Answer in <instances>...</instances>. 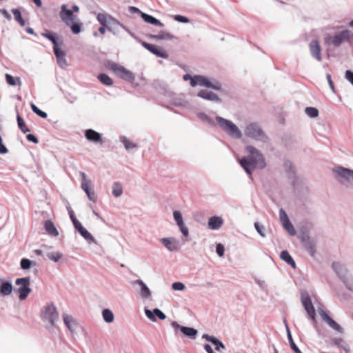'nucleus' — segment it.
<instances>
[{"instance_id": "1", "label": "nucleus", "mask_w": 353, "mask_h": 353, "mask_svg": "<svg viewBox=\"0 0 353 353\" xmlns=\"http://www.w3.org/2000/svg\"><path fill=\"white\" fill-rule=\"evenodd\" d=\"M246 151L250 156L243 157L239 160L241 166L252 178V172L256 168L263 170L266 167V161L263 154L255 147L247 145Z\"/></svg>"}, {"instance_id": "2", "label": "nucleus", "mask_w": 353, "mask_h": 353, "mask_svg": "<svg viewBox=\"0 0 353 353\" xmlns=\"http://www.w3.org/2000/svg\"><path fill=\"white\" fill-rule=\"evenodd\" d=\"M104 65L106 68L110 70L117 76L125 81L132 82L135 79L134 74L131 71L117 63L108 60L105 61Z\"/></svg>"}, {"instance_id": "3", "label": "nucleus", "mask_w": 353, "mask_h": 353, "mask_svg": "<svg viewBox=\"0 0 353 353\" xmlns=\"http://www.w3.org/2000/svg\"><path fill=\"white\" fill-rule=\"evenodd\" d=\"M216 121L219 127L230 137L234 139H241L242 137V132L232 121L224 119L220 116L216 117Z\"/></svg>"}, {"instance_id": "4", "label": "nucleus", "mask_w": 353, "mask_h": 353, "mask_svg": "<svg viewBox=\"0 0 353 353\" xmlns=\"http://www.w3.org/2000/svg\"><path fill=\"white\" fill-rule=\"evenodd\" d=\"M246 137L262 143H266L268 140L261 125L258 123H250L246 125L244 130Z\"/></svg>"}, {"instance_id": "5", "label": "nucleus", "mask_w": 353, "mask_h": 353, "mask_svg": "<svg viewBox=\"0 0 353 353\" xmlns=\"http://www.w3.org/2000/svg\"><path fill=\"white\" fill-rule=\"evenodd\" d=\"M39 316L44 327L49 331L57 327L60 317L57 310H41Z\"/></svg>"}, {"instance_id": "6", "label": "nucleus", "mask_w": 353, "mask_h": 353, "mask_svg": "<svg viewBox=\"0 0 353 353\" xmlns=\"http://www.w3.org/2000/svg\"><path fill=\"white\" fill-rule=\"evenodd\" d=\"M170 325L174 330L176 336H179L181 334L191 340H194L198 335L199 332L194 327L181 325L174 321H172Z\"/></svg>"}, {"instance_id": "7", "label": "nucleus", "mask_w": 353, "mask_h": 353, "mask_svg": "<svg viewBox=\"0 0 353 353\" xmlns=\"http://www.w3.org/2000/svg\"><path fill=\"white\" fill-rule=\"evenodd\" d=\"M338 181L340 183L348 187L353 183V170L342 166H339L334 170Z\"/></svg>"}, {"instance_id": "8", "label": "nucleus", "mask_w": 353, "mask_h": 353, "mask_svg": "<svg viewBox=\"0 0 353 353\" xmlns=\"http://www.w3.org/2000/svg\"><path fill=\"white\" fill-rule=\"evenodd\" d=\"M30 278L29 276L18 278L15 281V284L19 285L17 289L19 299L21 301L25 300L31 292L30 288Z\"/></svg>"}, {"instance_id": "9", "label": "nucleus", "mask_w": 353, "mask_h": 353, "mask_svg": "<svg viewBox=\"0 0 353 353\" xmlns=\"http://www.w3.org/2000/svg\"><path fill=\"white\" fill-rule=\"evenodd\" d=\"M63 321L65 326L72 335L77 334L79 331L82 330V326L78 319L72 315L64 313L63 314Z\"/></svg>"}, {"instance_id": "10", "label": "nucleus", "mask_w": 353, "mask_h": 353, "mask_svg": "<svg viewBox=\"0 0 353 353\" xmlns=\"http://www.w3.org/2000/svg\"><path fill=\"white\" fill-rule=\"evenodd\" d=\"M59 17L66 26H70L72 21L78 19L77 17L72 13V10L67 8V6L65 4H63L61 6Z\"/></svg>"}, {"instance_id": "11", "label": "nucleus", "mask_w": 353, "mask_h": 353, "mask_svg": "<svg viewBox=\"0 0 353 353\" xmlns=\"http://www.w3.org/2000/svg\"><path fill=\"white\" fill-rule=\"evenodd\" d=\"M349 38L350 31L345 30L336 33L332 38H326L325 41L326 43H329V40H331V43L334 47H339L345 41L348 40Z\"/></svg>"}, {"instance_id": "12", "label": "nucleus", "mask_w": 353, "mask_h": 353, "mask_svg": "<svg viewBox=\"0 0 353 353\" xmlns=\"http://www.w3.org/2000/svg\"><path fill=\"white\" fill-rule=\"evenodd\" d=\"M301 241L304 248L307 250L311 256L314 257L316 251V241L311 238L309 235H303L301 237Z\"/></svg>"}, {"instance_id": "13", "label": "nucleus", "mask_w": 353, "mask_h": 353, "mask_svg": "<svg viewBox=\"0 0 353 353\" xmlns=\"http://www.w3.org/2000/svg\"><path fill=\"white\" fill-rule=\"evenodd\" d=\"M141 45L148 51H150L151 53H152L158 57L164 59L168 58V54L167 53V52L157 46L150 44L145 41H141Z\"/></svg>"}, {"instance_id": "14", "label": "nucleus", "mask_w": 353, "mask_h": 353, "mask_svg": "<svg viewBox=\"0 0 353 353\" xmlns=\"http://www.w3.org/2000/svg\"><path fill=\"white\" fill-rule=\"evenodd\" d=\"M108 30L114 35H118L120 32V28L127 30V27L121 23L117 19L108 15Z\"/></svg>"}, {"instance_id": "15", "label": "nucleus", "mask_w": 353, "mask_h": 353, "mask_svg": "<svg viewBox=\"0 0 353 353\" xmlns=\"http://www.w3.org/2000/svg\"><path fill=\"white\" fill-rule=\"evenodd\" d=\"M196 96L201 99H205V100H208L210 101H212V102L218 103V104H220L222 103V100L218 96V94L213 92L212 91H210L208 90H201L196 94Z\"/></svg>"}, {"instance_id": "16", "label": "nucleus", "mask_w": 353, "mask_h": 353, "mask_svg": "<svg viewBox=\"0 0 353 353\" xmlns=\"http://www.w3.org/2000/svg\"><path fill=\"white\" fill-rule=\"evenodd\" d=\"M322 319L334 330L339 333L343 332V328L336 323L327 312L326 310H318Z\"/></svg>"}, {"instance_id": "17", "label": "nucleus", "mask_w": 353, "mask_h": 353, "mask_svg": "<svg viewBox=\"0 0 353 353\" xmlns=\"http://www.w3.org/2000/svg\"><path fill=\"white\" fill-rule=\"evenodd\" d=\"M84 135L86 139L90 142L94 143H103L101 134L92 129L85 130Z\"/></svg>"}, {"instance_id": "18", "label": "nucleus", "mask_w": 353, "mask_h": 353, "mask_svg": "<svg viewBox=\"0 0 353 353\" xmlns=\"http://www.w3.org/2000/svg\"><path fill=\"white\" fill-rule=\"evenodd\" d=\"M160 242L170 252L178 251L180 249L179 241L172 238H161Z\"/></svg>"}, {"instance_id": "19", "label": "nucleus", "mask_w": 353, "mask_h": 353, "mask_svg": "<svg viewBox=\"0 0 353 353\" xmlns=\"http://www.w3.org/2000/svg\"><path fill=\"white\" fill-rule=\"evenodd\" d=\"M332 268L340 280L345 279L348 276L347 269L344 264L339 262H333Z\"/></svg>"}, {"instance_id": "20", "label": "nucleus", "mask_w": 353, "mask_h": 353, "mask_svg": "<svg viewBox=\"0 0 353 353\" xmlns=\"http://www.w3.org/2000/svg\"><path fill=\"white\" fill-rule=\"evenodd\" d=\"M310 51L313 58L316 59L319 61H322L321 57V48L319 43L317 40H312L309 45Z\"/></svg>"}, {"instance_id": "21", "label": "nucleus", "mask_w": 353, "mask_h": 353, "mask_svg": "<svg viewBox=\"0 0 353 353\" xmlns=\"http://www.w3.org/2000/svg\"><path fill=\"white\" fill-rule=\"evenodd\" d=\"M202 339H205L208 342L211 343L214 346L215 350L217 351H221V350L225 349V346L223 342L214 336L203 334L202 335Z\"/></svg>"}, {"instance_id": "22", "label": "nucleus", "mask_w": 353, "mask_h": 353, "mask_svg": "<svg viewBox=\"0 0 353 353\" xmlns=\"http://www.w3.org/2000/svg\"><path fill=\"white\" fill-rule=\"evenodd\" d=\"M283 168L288 178L293 180L292 183L294 185L296 180V168L293 163L289 160H285L283 163Z\"/></svg>"}, {"instance_id": "23", "label": "nucleus", "mask_w": 353, "mask_h": 353, "mask_svg": "<svg viewBox=\"0 0 353 353\" xmlns=\"http://www.w3.org/2000/svg\"><path fill=\"white\" fill-rule=\"evenodd\" d=\"M54 54L57 58V63L61 68H65L68 65L65 59L66 54L61 48H53Z\"/></svg>"}, {"instance_id": "24", "label": "nucleus", "mask_w": 353, "mask_h": 353, "mask_svg": "<svg viewBox=\"0 0 353 353\" xmlns=\"http://www.w3.org/2000/svg\"><path fill=\"white\" fill-rule=\"evenodd\" d=\"M223 224V220L221 216H213L208 219V226L213 230H218Z\"/></svg>"}, {"instance_id": "25", "label": "nucleus", "mask_w": 353, "mask_h": 353, "mask_svg": "<svg viewBox=\"0 0 353 353\" xmlns=\"http://www.w3.org/2000/svg\"><path fill=\"white\" fill-rule=\"evenodd\" d=\"M209 79L202 75H194V79L190 82L192 87H196V85L205 86L207 88Z\"/></svg>"}, {"instance_id": "26", "label": "nucleus", "mask_w": 353, "mask_h": 353, "mask_svg": "<svg viewBox=\"0 0 353 353\" xmlns=\"http://www.w3.org/2000/svg\"><path fill=\"white\" fill-rule=\"evenodd\" d=\"M12 285L10 281L0 280V294L2 296L10 295L12 292Z\"/></svg>"}, {"instance_id": "27", "label": "nucleus", "mask_w": 353, "mask_h": 353, "mask_svg": "<svg viewBox=\"0 0 353 353\" xmlns=\"http://www.w3.org/2000/svg\"><path fill=\"white\" fill-rule=\"evenodd\" d=\"M301 299L304 309H314L311 298L306 291L301 292Z\"/></svg>"}, {"instance_id": "28", "label": "nucleus", "mask_w": 353, "mask_h": 353, "mask_svg": "<svg viewBox=\"0 0 353 353\" xmlns=\"http://www.w3.org/2000/svg\"><path fill=\"white\" fill-rule=\"evenodd\" d=\"M44 228L47 233L51 236H57L59 232L51 220H47L44 223Z\"/></svg>"}, {"instance_id": "29", "label": "nucleus", "mask_w": 353, "mask_h": 353, "mask_svg": "<svg viewBox=\"0 0 353 353\" xmlns=\"http://www.w3.org/2000/svg\"><path fill=\"white\" fill-rule=\"evenodd\" d=\"M141 18L143 20L150 24L159 26V27H163V24L157 19H156L154 17L146 14L145 12L141 13Z\"/></svg>"}, {"instance_id": "30", "label": "nucleus", "mask_w": 353, "mask_h": 353, "mask_svg": "<svg viewBox=\"0 0 353 353\" xmlns=\"http://www.w3.org/2000/svg\"><path fill=\"white\" fill-rule=\"evenodd\" d=\"M41 36L48 39L53 44V48H58L59 43L57 41V34L54 33L48 30H46L43 32L41 33Z\"/></svg>"}, {"instance_id": "31", "label": "nucleus", "mask_w": 353, "mask_h": 353, "mask_svg": "<svg viewBox=\"0 0 353 353\" xmlns=\"http://www.w3.org/2000/svg\"><path fill=\"white\" fill-rule=\"evenodd\" d=\"M281 259L287 264L290 265L292 268H296V263L288 250H283L280 254Z\"/></svg>"}, {"instance_id": "32", "label": "nucleus", "mask_w": 353, "mask_h": 353, "mask_svg": "<svg viewBox=\"0 0 353 353\" xmlns=\"http://www.w3.org/2000/svg\"><path fill=\"white\" fill-rule=\"evenodd\" d=\"M80 175L81 176V187L82 190L85 192V194H87V192H89L90 190H92L90 188L91 181L87 178V176L84 172H80Z\"/></svg>"}, {"instance_id": "33", "label": "nucleus", "mask_w": 353, "mask_h": 353, "mask_svg": "<svg viewBox=\"0 0 353 353\" xmlns=\"http://www.w3.org/2000/svg\"><path fill=\"white\" fill-rule=\"evenodd\" d=\"M80 175L81 176V187L82 190L85 192V194H87V192H89L90 190H92L90 188L91 181L87 178V176L84 172H80Z\"/></svg>"}, {"instance_id": "34", "label": "nucleus", "mask_w": 353, "mask_h": 353, "mask_svg": "<svg viewBox=\"0 0 353 353\" xmlns=\"http://www.w3.org/2000/svg\"><path fill=\"white\" fill-rule=\"evenodd\" d=\"M196 117L203 122L208 123L210 126H215L216 122L210 117L205 112H198L196 113Z\"/></svg>"}, {"instance_id": "35", "label": "nucleus", "mask_w": 353, "mask_h": 353, "mask_svg": "<svg viewBox=\"0 0 353 353\" xmlns=\"http://www.w3.org/2000/svg\"><path fill=\"white\" fill-rule=\"evenodd\" d=\"M137 284L141 286V295L143 298H148L151 295V292L148 287L145 284L142 280H137Z\"/></svg>"}, {"instance_id": "36", "label": "nucleus", "mask_w": 353, "mask_h": 353, "mask_svg": "<svg viewBox=\"0 0 353 353\" xmlns=\"http://www.w3.org/2000/svg\"><path fill=\"white\" fill-rule=\"evenodd\" d=\"M150 37L156 40H171L174 38L172 34L164 31H161L158 34L151 35Z\"/></svg>"}, {"instance_id": "37", "label": "nucleus", "mask_w": 353, "mask_h": 353, "mask_svg": "<svg viewBox=\"0 0 353 353\" xmlns=\"http://www.w3.org/2000/svg\"><path fill=\"white\" fill-rule=\"evenodd\" d=\"M120 141L123 144L125 148L128 151L137 148V145L136 143L132 142L125 136L120 137Z\"/></svg>"}, {"instance_id": "38", "label": "nucleus", "mask_w": 353, "mask_h": 353, "mask_svg": "<svg viewBox=\"0 0 353 353\" xmlns=\"http://www.w3.org/2000/svg\"><path fill=\"white\" fill-rule=\"evenodd\" d=\"M79 233L89 243H97L95 239L93 236L83 227Z\"/></svg>"}, {"instance_id": "39", "label": "nucleus", "mask_w": 353, "mask_h": 353, "mask_svg": "<svg viewBox=\"0 0 353 353\" xmlns=\"http://www.w3.org/2000/svg\"><path fill=\"white\" fill-rule=\"evenodd\" d=\"M98 80L103 85L110 86L113 84L112 79L106 74L101 73L97 76Z\"/></svg>"}, {"instance_id": "40", "label": "nucleus", "mask_w": 353, "mask_h": 353, "mask_svg": "<svg viewBox=\"0 0 353 353\" xmlns=\"http://www.w3.org/2000/svg\"><path fill=\"white\" fill-rule=\"evenodd\" d=\"M6 81L7 83L12 86H15L17 85H21V79L19 77H14L10 74H6L5 75Z\"/></svg>"}, {"instance_id": "41", "label": "nucleus", "mask_w": 353, "mask_h": 353, "mask_svg": "<svg viewBox=\"0 0 353 353\" xmlns=\"http://www.w3.org/2000/svg\"><path fill=\"white\" fill-rule=\"evenodd\" d=\"M17 121L18 127L23 133L26 134L30 131L29 128L27 127L23 119L19 115V114H17Z\"/></svg>"}, {"instance_id": "42", "label": "nucleus", "mask_w": 353, "mask_h": 353, "mask_svg": "<svg viewBox=\"0 0 353 353\" xmlns=\"http://www.w3.org/2000/svg\"><path fill=\"white\" fill-rule=\"evenodd\" d=\"M37 265L35 261H32L28 259L23 258L20 261V266L22 270H28L32 266H34Z\"/></svg>"}, {"instance_id": "43", "label": "nucleus", "mask_w": 353, "mask_h": 353, "mask_svg": "<svg viewBox=\"0 0 353 353\" xmlns=\"http://www.w3.org/2000/svg\"><path fill=\"white\" fill-rule=\"evenodd\" d=\"M112 194L115 197H119L123 194V188L119 182H114L112 185Z\"/></svg>"}, {"instance_id": "44", "label": "nucleus", "mask_w": 353, "mask_h": 353, "mask_svg": "<svg viewBox=\"0 0 353 353\" xmlns=\"http://www.w3.org/2000/svg\"><path fill=\"white\" fill-rule=\"evenodd\" d=\"M11 12L14 14V19L17 22H19V25L21 26H24L26 23H25L24 19H23L22 16H21V11L19 9H17V8H13V9L11 10Z\"/></svg>"}, {"instance_id": "45", "label": "nucleus", "mask_w": 353, "mask_h": 353, "mask_svg": "<svg viewBox=\"0 0 353 353\" xmlns=\"http://www.w3.org/2000/svg\"><path fill=\"white\" fill-rule=\"evenodd\" d=\"M102 316L104 321L108 323L113 322L114 319L112 310H102Z\"/></svg>"}, {"instance_id": "46", "label": "nucleus", "mask_w": 353, "mask_h": 353, "mask_svg": "<svg viewBox=\"0 0 353 353\" xmlns=\"http://www.w3.org/2000/svg\"><path fill=\"white\" fill-rule=\"evenodd\" d=\"M345 285V288L353 292V276L351 275L347 276L345 279L341 280Z\"/></svg>"}, {"instance_id": "47", "label": "nucleus", "mask_w": 353, "mask_h": 353, "mask_svg": "<svg viewBox=\"0 0 353 353\" xmlns=\"http://www.w3.org/2000/svg\"><path fill=\"white\" fill-rule=\"evenodd\" d=\"M81 23L72 21L69 26L70 27L71 31L73 34H78L81 32Z\"/></svg>"}, {"instance_id": "48", "label": "nucleus", "mask_w": 353, "mask_h": 353, "mask_svg": "<svg viewBox=\"0 0 353 353\" xmlns=\"http://www.w3.org/2000/svg\"><path fill=\"white\" fill-rule=\"evenodd\" d=\"M30 107H31V109L33 111V112L35 113L36 114H37L39 117H40L43 119L47 118V117H48L47 113L46 112L40 110L34 103H32L30 104Z\"/></svg>"}, {"instance_id": "49", "label": "nucleus", "mask_w": 353, "mask_h": 353, "mask_svg": "<svg viewBox=\"0 0 353 353\" xmlns=\"http://www.w3.org/2000/svg\"><path fill=\"white\" fill-rule=\"evenodd\" d=\"M62 256L63 254L60 252H51L47 254L48 258L54 262H58Z\"/></svg>"}, {"instance_id": "50", "label": "nucleus", "mask_w": 353, "mask_h": 353, "mask_svg": "<svg viewBox=\"0 0 353 353\" xmlns=\"http://www.w3.org/2000/svg\"><path fill=\"white\" fill-rule=\"evenodd\" d=\"M305 112L311 118H315L319 116V110L314 107H307Z\"/></svg>"}, {"instance_id": "51", "label": "nucleus", "mask_w": 353, "mask_h": 353, "mask_svg": "<svg viewBox=\"0 0 353 353\" xmlns=\"http://www.w3.org/2000/svg\"><path fill=\"white\" fill-rule=\"evenodd\" d=\"M97 19L101 26H106L108 24V16L103 13H98Z\"/></svg>"}, {"instance_id": "52", "label": "nucleus", "mask_w": 353, "mask_h": 353, "mask_svg": "<svg viewBox=\"0 0 353 353\" xmlns=\"http://www.w3.org/2000/svg\"><path fill=\"white\" fill-rule=\"evenodd\" d=\"M283 228L287 230V232L289 233L291 236H294L296 234V230L294 229L293 225L290 221L287 222L286 223H284L283 225Z\"/></svg>"}, {"instance_id": "53", "label": "nucleus", "mask_w": 353, "mask_h": 353, "mask_svg": "<svg viewBox=\"0 0 353 353\" xmlns=\"http://www.w3.org/2000/svg\"><path fill=\"white\" fill-rule=\"evenodd\" d=\"M336 294H337V296H338L339 301L343 303H347L351 298V296L349 294L343 293V292L341 293L339 291L336 292Z\"/></svg>"}, {"instance_id": "54", "label": "nucleus", "mask_w": 353, "mask_h": 353, "mask_svg": "<svg viewBox=\"0 0 353 353\" xmlns=\"http://www.w3.org/2000/svg\"><path fill=\"white\" fill-rule=\"evenodd\" d=\"M254 228H255L256 232L259 234V235L261 236H262L263 238L265 237V228L264 227V225L263 224H261L259 222H255Z\"/></svg>"}, {"instance_id": "55", "label": "nucleus", "mask_w": 353, "mask_h": 353, "mask_svg": "<svg viewBox=\"0 0 353 353\" xmlns=\"http://www.w3.org/2000/svg\"><path fill=\"white\" fill-rule=\"evenodd\" d=\"M290 346L291 349L294 352V353H302L300 349L298 347L296 344L294 343V339L292 335H290L288 338Z\"/></svg>"}, {"instance_id": "56", "label": "nucleus", "mask_w": 353, "mask_h": 353, "mask_svg": "<svg viewBox=\"0 0 353 353\" xmlns=\"http://www.w3.org/2000/svg\"><path fill=\"white\" fill-rule=\"evenodd\" d=\"M279 218H280V220L282 223V225H283L284 223H286L287 222L290 221V219L288 218V216L287 214V213L285 212V211L283 209V208H281L279 210Z\"/></svg>"}, {"instance_id": "57", "label": "nucleus", "mask_w": 353, "mask_h": 353, "mask_svg": "<svg viewBox=\"0 0 353 353\" xmlns=\"http://www.w3.org/2000/svg\"><path fill=\"white\" fill-rule=\"evenodd\" d=\"M207 88H212L215 90H221V88H222V85L220 82H219L216 80H215L214 82H213V83L209 80Z\"/></svg>"}, {"instance_id": "58", "label": "nucleus", "mask_w": 353, "mask_h": 353, "mask_svg": "<svg viewBox=\"0 0 353 353\" xmlns=\"http://www.w3.org/2000/svg\"><path fill=\"white\" fill-rule=\"evenodd\" d=\"M173 216H174V219L177 225H181L182 223H183L182 214L179 211H178V210L174 211Z\"/></svg>"}, {"instance_id": "59", "label": "nucleus", "mask_w": 353, "mask_h": 353, "mask_svg": "<svg viewBox=\"0 0 353 353\" xmlns=\"http://www.w3.org/2000/svg\"><path fill=\"white\" fill-rule=\"evenodd\" d=\"M145 316L152 322L156 321V315L154 312H161V310H144Z\"/></svg>"}, {"instance_id": "60", "label": "nucleus", "mask_w": 353, "mask_h": 353, "mask_svg": "<svg viewBox=\"0 0 353 353\" xmlns=\"http://www.w3.org/2000/svg\"><path fill=\"white\" fill-rule=\"evenodd\" d=\"M172 287V289L176 291H182L185 288V285L179 281L173 283Z\"/></svg>"}, {"instance_id": "61", "label": "nucleus", "mask_w": 353, "mask_h": 353, "mask_svg": "<svg viewBox=\"0 0 353 353\" xmlns=\"http://www.w3.org/2000/svg\"><path fill=\"white\" fill-rule=\"evenodd\" d=\"M216 252L219 256L222 257L224 255L225 252L224 245L221 243L216 244Z\"/></svg>"}, {"instance_id": "62", "label": "nucleus", "mask_w": 353, "mask_h": 353, "mask_svg": "<svg viewBox=\"0 0 353 353\" xmlns=\"http://www.w3.org/2000/svg\"><path fill=\"white\" fill-rule=\"evenodd\" d=\"M174 19L175 21L183 23H186L190 21V19L188 17L179 14L174 15Z\"/></svg>"}, {"instance_id": "63", "label": "nucleus", "mask_w": 353, "mask_h": 353, "mask_svg": "<svg viewBox=\"0 0 353 353\" xmlns=\"http://www.w3.org/2000/svg\"><path fill=\"white\" fill-rule=\"evenodd\" d=\"M178 227L184 236L187 237L189 235V230L185 225L184 222L182 223L181 225H178Z\"/></svg>"}, {"instance_id": "64", "label": "nucleus", "mask_w": 353, "mask_h": 353, "mask_svg": "<svg viewBox=\"0 0 353 353\" xmlns=\"http://www.w3.org/2000/svg\"><path fill=\"white\" fill-rule=\"evenodd\" d=\"M345 77L352 85H353V72L352 71H351L350 70H346Z\"/></svg>"}]
</instances>
